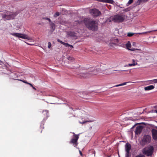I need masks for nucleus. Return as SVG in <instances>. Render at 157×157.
Segmentation results:
<instances>
[{"label":"nucleus","mask_w":157,"mask_h":157,"mask_svg":"<svg viewBox=\"0 0 157 157\" xmlns=\"http://www.w3.org/2000/svg\"><path fill=\"white\" fill-rule=\"evenodd\" d=\"M83 23L87 28L93 31H97L98 29L97 22L90 18H85L84 20Z\"/></svg>","instance_id":"obj_1"},{"label":"nucleus","mask_w":157,"mask_h":157,"mask_svg":"<svg viewBox=\"0 0 157 157\" xmlns=\"http://www.w3.org/2000/svg\"><path fill=\"white\" fill-rule=\"evenodd\" d=\"M97 69L93 67H90L87 70L86 72L80 73V75L81 77L83 78H86L97 74Z\"/></svg>","instance_id":"obj_2"},{"label":"nucleus","mask_w":157,"mask_h":157,"mask_svg":"<svg viewBox=\"0 0 157 157\" xmlns=\"http://www.w3.org/2000/svg\"><path fill=\"white\" fill-rule=\"evenodd\" d=\"M5 13H2L1 15L2 19H5V20H10L13 19L17 15V13L15 12H11L6 11Z\"/></svg>","instance_id":"obj_3"},{"label":"nucleus","mask_w":157,"mask_h":157,"mask_svg":"<svg viewBox=\"0 0 157 157\" xmlns=\"http://www.w3.org/2000/svg\"><path fill=\"white\" fill-rule=\"evenodd\" d=\"M125 16L123 15L117 14L113 17H110L109 22L113 21L114 22L120 23L123 22L125 19Z\"/></svg>","instance_id":"obj_4"},{"label":"nucleus","mask_w":157,"mask_h":157,"mask_svg":"<svg viewBox=\"0 0 157 157\" xmlns=\"http://www.w3.org/2000/svg\"><path fill=\"white\" fill-rule=\"evenodd\" d=\"M153 148L152 146L146 147L143 149V153L147 156H151L152 155Z\"/></svg>","instance_id":"obj_5"},{"label":"nucleus","mask_w":157,"mask_h":157,"mask_svg":"<svg viewBox=\"0 0 157 157\" xmlns=\"http://www.w3.org/2000/svg\"><path fill=\"white\" fill-rule=\"evenodd\" d=\"M12 35L22 39H26L29 40H32V38L31 37H29L26 34L19 33H14L12 34Z\"/></svg>","instance_id":"obj_6"},{"label":"nucleus","mask_w":157,"mask_h":157,"mask_svg":"<svg viewBox=\"0 0 157 157\" xmlns=\"http://www.w3.org/2000/svg\"><path fill=\"white\" fill-rule=\"evenodd\" d=\"M131 149V145L130 144L126 143L125 145V157H131V154L130 152Z\"/></svg>","instance_id":"obj_7"},{"label":"nucleus","mask_w":157,"mask_h":157,"mask_svg":"<svg viewBox=\"0 0 157 157\" xmlns=\"http://www.w3.org/2000/svg\"><path fill=\"white\" fill-rule=\"evenodd\" d=\"M144 127L143 125H139L136 127L135 130V136L136 137L139 136L141 133Z\"/></svg>","instance_id":"obj_8"},{"label":"nucleus","mask_w":157,"mask_h":157,"mask_svg":"<svg viewBox=\"0 0 157 157\" xmlns=\"http://www.w3.org/2000/svg\"><path fill=\"white\" fill-rule=\"evenodd\" d=\"M90 13L94 17H98L101 14V12L96 9L90 10Z\"/></svg>","instance_id":"obj_9"},{"label":"nucleus","mask_w":157,"mask_h":157,"mask_svg":"<svg viewBox=\"0 0 157 157\" xmlns=\"http://www.w3.org/2000/svg\"><path fill=\"white\" fill-rule=\"evenodd\" d=\"M126 46L127 48L129 50L131 51H135V50H138L141 51V49H136V48H131V43L130 41H128V43L126 44Z\"/></svg>","instance_id":"obj_10"},{"label":"nucleus","mask_w":157,"mask_h":157,"mask_svg":"<svg viewBox=\"0 0 157 157\" xmlns=\"http://www.w3.org/2000/svg\"><path fill=\"white\" fill-rule=\"evenodd\" d=\"M155 128L156 129L152 128L151 130V133L152 137H157V127L156 126Z\"/></svg>","instance_id":"obj_11"},{"label":"nucleus","mask_w":157,"mask_h":157,"mask_svg":"<svg viewBox=\"0 0 157 157\" xmlns=\"http://www.w3.org/2000/svg\"><path fill=\"white\" fill-rule=\"evenodd\" d=\"M49 25L50 26V28L51 29V31L52 32H53L56 28V25L55 24L52 22L49 23Z\"/></svg>","instance_id":"obj_12"},{"label":"nucleus","mask_w":157,"mask_h":157,"mask_svg":"<svg viewBox=\"0 0 157 157\" xmlns=\"http://www.w3.org/2000/svg\"><path fill=\"white\" fill-rule=\"evenodd\" d=\"M78 138H75V139H73L71 140L70 143L71 144H74V146L75 147H76L78 145L77 143V141H78Z\"/></svg>","instance_id":"obj_13"},{"label":"nucleus","mask_w":157,"mask_h":157,"mask_svg":"<svg viewBox=\"0 0 157 157\" xmlns=\"http://www.w3.org/2000/svg\"><path fill=\"white\" fill-rule=\"evenodd\" d=\"M147 138H143L141 141H140V144L143 146L145 145L147 143Z\"/></svg>","instance_id":"obj_14"},{"label":"nucleus","mask_w":157,"mask_h":157,"mask_svg":"<svg viewBox=\"0 0 157 157\" xmlns=\"http://www.w3.org/2000/svg\"><path fill=\"white\" fill-rule=\"evenodd\" d=\"M67 35L70 37H74L76 36V33L74 32H69L67 33Z\"/></svg>","instance_id":"obj_15"},{"label":"nucleus","mask_w":157,"mask_h":157,"mask_svg":"<svg viewBox=\"0 0 157 157\" xmlns=\"http://www.w3.org/2000/svg\"><path fill=\"white\" fill-rule=\"evenodd\" d=\"M97 1L100 2L108 3L111 4H113L114 2L113 0H97Z\"/></svg>","instance_id":"obj_16"},{"label":"nucleus","mask_w":157,"mask_h":157,"mask_svg":"<svg viewBox=\"0 0 157 157\" xmlns=\"http://www.w3.org/2000/svg\"><path fill=\"white\" fill-rule=\"evenodd\" d=\"M154 88V86L153 85H150L144 88V90H148L153 89Z\"/></svg>","instance_id":"obj_17"},{"label":"nucleus","mask_w":157,"mask_h":157,"mask_svg":"<svg viewBox=\"0 0 157 157\" xmlns=\"http://www.w3.org/2000/svg\"><path fill=\"white\" fill-rule=\"evenodd\" d=\"M109 45L110 47H111V48H114L115 47L118 45V44H117L116 43H114L113 42L110 43Z\"/></svg>","instance_id":"obj_18"},{"label":"nucleus","mask_w":157,"mask_h":157,"mask_svg":"<svg viewBox=\"0 0 157 157\" xmlns=\"http://www.w3.org/2000/svg\"><path fill=\"white\" fill-rule=\"evenodd\" d=\"M148 0H138L137 3L138 5L140 4L142 2H147Z\"/></svg>","instance_id":"obj_19"},{"label":"nucleus","mask_w":157,"mask_h":157,"mask_svg":"<svg viewBox=\"0 0 157 157\" xmlns=\"http://www.w3.org/2000/svg\"><path fill=\"white\" fill-rule=\"evenodd\" d=\"M113 42L114 43H118L119 42V40L118 39L116 38L114 39H113Z\"/></svg>","instance_id":"obj_20"},{"label":"nucleus","mask_w":157,"mask_h":157,"mask_svg":"<svg viewBox=\"0 0 157 157\" xmlns=\"http://www.w3.org/2000/svg\"><path fill=\"white\" fill-rule=\"evenodd\" d=\"M127 83H128V82H127ZM127 83V82H124L123 83L121 84H120L117 85L115 86H116V87H117V86H123V85H126Z\"/></svg>","instance_id":"obj_21"},{"label":"nucleus","mask_w":157,"mask_h":157,"mask_svg":"<svg viewBox=\"0 0 157 157\" xmlns=\"http://www.w3.org/2000/svg\"><path fill=\"white\" fill-rule=\"evenodd\" d=\"M91 122V121H84L82 122H81V121H79V123L82 124H84L88 122Z\"/></svg>","instance_id":"obj_22"},{"label":"nucleus","mask_w":157,"mask_h":157,"mask_svg":"<svg viewBox=\"0 0 157 157\" xmlns=\"http://www.w3.org/2000/svg\"><path fill=\"white\" fill-rule=\"evenodd\" d=\"M59 13L58 12H56L55 13L54 15V17H57L59 16Z\"/></svg>","instance_id":"obj_23"},{"label":"nucleus","mask_w":157,"mask_h":157,"mask_svg":"<svg viewBox=\"0 0 157 157\" xmlns=\"http://www.w3.org/2000/svg\"><path fill=\"white\" fill-rule=\"evenodd\" d=\"M72 117H75V116L73 114L71 113L69 115L68 117L70 119H71Z\"/></svg>","instance_id":"obj_24"},{"label":"nucleus","mask_w":157,"mask_h":157,"mask_svg":"<svg viewBox=\"0 0 157 157\" xmlns=\"http://www.w3.org/2000/svg\"><path fill=\"white\" fill-rule=\"evenodd\" d=\"M135 157H145V156L142 154H140L136 156Z\"/></svg>","instance_id":"obj_25"},{"label":"nucleus","mask_w":157,"mask_h":157,"mask_svg":"<svg viewBox=\"0 0 157 157\" xmlns=\"http://www.w3.org/2000/svg\"><path fill=\"white\" fill-rule=\"evenodd\" d=\"M134 33H128L127 36H128L131 37L134 35Z\"/></svg>","instance_id":"obj_26"},{"label":"nucleus","mask_w":157,"mask_h":157,"mask_svg":"<svg viewBox=\"0 0 157 157\" xmlns=\"http://www.w3.org/2000/svg\"><path fill=\"white\" fill-rule=\"evenodd\" d=\"M151 83H157V79L152 80L151 81Z\"/></svg>","instance_id":"obj_27"},{"label":"nucleus","mask_w":157,"mask_h":157,"mask_svg":"<svg viewBox=\"0 0 157 157\" xmlns=\"http://www.w3.org/2000/svg\"><path fill=\"white\" fill-rule=\"evenodd\" d=\"M67 59L69 60H73L74 59V58L71 56H69L67 58Z\"/></svg>","instance_id":"obj_28"},{"label":"nucleus","mask_w":157,"mask_h":157,"mask_svg":"<svg viewBox=\"0 0 157 157\" xmlns=\"http://www.w3.org/2000/svg\"><path fill=\"white\" fill-rule=\"evenodd\" d=\"M44 19L46 20H48L49 21V23H50L51 22H52V21H51V20H50V18H48L46 17V18H44Z\"/></svg>","instance_id":"obj_29"},{"label":"nucleus","mask_w":157,"mask_h":157,"mask_svg":"<svg viewBox=\"0 0 157 157\" xmlns=\"http://www.w3.org/2000/svg\"><path fill=\"white\" fill-rule=\"evenodd\" d=\"M57 41L59 42V43H60L61 44H64V42H63L62 41H61L59 39H57Z\"/></svg>","instance_id":"obj_30"},{"label":"nucleus","mask_w":157,"mask_h":157,"mask_svg":"<svg viewBox=\"0 0 157 157\" xmlns=\"http://www.w3.org/2000/svg\"><path fill=\"white\" fill-rule=\"evenodd\" d=\"M48 48H50L51 46V44L50 42H48Z\"/></svg>","instance_id":"obj_31"},{"label":"nucleus","mask_w":157,"mask_h":157,"mask_svg":"<svg viewBox=\"0 0 157 157\" xmlns=\"http://www.w3.org/2000/svg\"><path fill=\"white\" fill-rule=\"evenodd\" d=\"M132 62H133L132 63L135 64V65H138L137 63L135 62V60L134 59H132Z\"/></svg>","instance_id":"obj_32"},{"label":"nucleus","mask_w":157,"mask_h":157,"mask_svg":"<svg viewBox=\"0 0 157 157\" xmlns=\"http://www.w3.org/2000/svg\"><path fill=\"white\" fill-rule=\"evenodd\" d=\"M135 64L134 63H129L127 66H135Z\"/></svg>","instance_id":"obj_33"},{"label":"nucleus","mask_w":157,"mask_h":157,"mask_svg":"<svg viewBox=\"0 0 157 157\" xmlns=\"http://www.w3.org/2000/svg\"><path fill=\"white\" fill-rule=\"evenodd\" d=\"M63 45H64L66 47L69 46V44L67 43H65L64 42V44H63Z\"/></svg>","instance_id":"obj_34"},{"label":"nucleus","mask_w":157,"mask_h":157,"mask_svg":"<svg viewBox=\"0 0 157 157\" xmlns=\"http://www.w3.org/2000/svg\"><path fill=\"white\" fill-rule=\"evenodd\" d=\"M133 1V0H129L128 2V4H131Z\"/></svg>","instance_id":"obj_35"},{"label":"nucleus","mask_w":157,"mask_h":157,"mask_svg":"<svg viewBox=\"0 0 157 157\" xmlns=\"http://www.w3.org/2000/svg\"><path fill=\"white\" fill-rule=\"evenodd\" d=\"M140 124V123H137V124H135L134 126H133V127H132V128H134V127H135V125H137V124ZM141 124H145L144 123H141Z\"/></svg>","instance_id":"obj_36"},{"label":"nucleus","mask_w":157,"mask_h":157,"mask_svg":"<svg viewBox=\"0 0 157 157\" xmlns=\"http://www.w3.org/2000/svg\"><path fill=\"white\" fill-rule=\"evenodd\" d=\"M20 80L21 81H22V82H23L24 83H27V82L26 81H25V80Z\"/></svg>","instance_id":"obj_37"},{"label":"nucleus","mask_w":157,"mask_h":157,"mask_svg":"<svg viewBox=\"0 0 157 157\" xmlns=\"http://www.w3.org/2000/svg\"><path fill=\"white\" fill-rule=\"evenodd\" d=\"M79 134L75 135H74V137H75V138L78 137L79 136Z\"/></svg>","instance_id":"obj_38"},{"label":"nucleus","mask_w":157,"mask_h":157,"mask_svg":"<svg viewBox=\"0 0 157 157\" xmlns=\"http://www.w3.org/2000/svg\"><path fill=\"white\" fill-rule=\"evenodd\" d=\"M79 154H80V155L82 156V153L81 151H80V150L79 151Z\"/></svg>","instance_id":"obj_39"},{"label":"nucleus","mask_w":157,"mask_h":157,"mask_svg":"<svg viewBox=\"0 0 157 157\" xmlns=\"http://www.w3.org/2000/svg\"><path fill=\"white\" fill-rule=\"evenodd\" d=\"M69 47H70L71 48H73V46L72 45H71L69 44Z\"/></svg>","instance_id":"obj_40"},{"label":"nucleus","mask_w":157,"mask_h":157,"mask_svg":"<svg viewBox=\"0 0 157 157\" xmlns=\"http://www.w3.org/2000/svg\"><path fill=\"white\" fill-rule=\"evenodd\" d=\"M32 88H33V89H34V90H36V89L35 87H34V86H33V87H32Z\"/></svg>","instance_id":"obj_41"},{"label":"nucleus","mask_w":157,"mask_h":157,"mask_svg":"<svg viewBox=\"0 0 157 157\" xmlns=\"http://www.w3.org/2000/svg\"><path fill=\"white\" fill-rule=\"evenodd\" d=\"M152 31H149V32H145V33H150V32H152Z\"/></svg>","instance_id":"obj_42"},{"label":"nucleus","mask_w":157,"mask_h":157,"mask_svg":"<svg viewBox=\"0 0 157 157\" xmlns=\"http://www.w3.org/2000/svg\"><path fill=\"white\" fill-rule=\"evenodd\" d=\"M29 85L30 86L32 87L33 86V85L31 84V83H30V84H29Z\"/></svg>","instance_id":"obj_43"},{"label":"nucleus","mask_w":157,"mask_h":157,"mask_svg":"<svg viewBox=\"0 0 157 157\" xmlns=\"http://www.w3.org/2000/svg\"><path fill=\"white\" fill-rule=\"evenodd\" d=\"M147 136H148L147 137H151V136L150 135H147ZM146 136V137H147V136Z\"/></svg>","instance_id":"obj_44"},{"label":"nucleus","mask_w":157,"mask_h":157,"mask_svg":"<svg viewBox=\"0 0 157 157\" xmlns=\"http://www.w3.org/2000/svg\"><path fill=\"white\" fill-rule=\"evenodd\" d=\"M105 74L107 75H110V74L109 73Z\"/></svg>","instance_id":"obj_45"},{"label":"nucleus","mask_w":157,"mask_h":157,"mask_svg":"<svg viewBox=\"0 0 157 157\" xmlns=\"http://www.w3.org/2000/svg\"><path fill=\"white\" fill-rule=\"evenodd\" d=\"M155 140H157V138H153Z\"/></svg>","instance_id":"obj_46"},{"label":"nucleus","mask_w":157,"mask_h":157,"mask_svg":"<svg viewBox=\"0 0 157 157\" xmlns=\"http://www.w3.org/2000/svg\"><path fill=\"white\" fill-rule=\"evenodd\" d=\"M30 83H29V82H27V83H26V84H29H29H30Z\"/></svg>","instance_id":"obj_47"},{"label":"nucleus","mask_w":157,"mask_h":157,"mask_svg":"<svg viewBox=\"0 0 157 157\" xmlns=\"http://www.w3.org/2000/svg\"><path fill=\"white\" fill-rule=\"evenodd\" d=\"M155 112L157 113V110H155Z\"/></svg>","instance_id":"obj_48"},{"label":"nucleus","mask_w":157,"mask_h":157,"mask_svg":"<svg viewBox=\"0 0 157 157\" xmlns=\"http://www.w3.org/2000/svg\"><path fill=\"white\" fill-rule=\"evenodd\" d=\"M29 45H33V44H28Z\"/></svg>","instance_id":"obj_49"},{"label":"nucleus","mask_w":157,"mask_h":157,"mask_svg":"<svg viewBox=\"0 0 157 157\" xmlns=\"http://www.w3.org/2000/svg\"><path fill=\"white\" fill-rule=\"evenodd\" d=\"M155 63H157V61Z\"/></svg>","instance_id":"obj_50"},{"label":"nucleus","mask_w":157,"mask_h":157,"mask_svg":"<svg viewBox=\"0 0 157 157\" xmlns=\"http://www.w3.org/2000/svg\"><path fill=\"white\" fill-rule=\"evenodd\" d=\"M117 71V70H113V71Z\"/></svg>","instance_id":"obj_51"},{"label":"nucleus","mask_w":157,"mask_h":157,"mask_svg":"<svg viewBox=\"0 0 157 157\" xmlns=\"http://www.w3.org/2000/svg\"><path fill=\"white\" fill-rule=\"evenodd\" d=\"M124 71V70L121 71Z\"/></svg>","instance_id":"obj_52"},{"label":"nucleus","mask_w":157,"mask_h":157,"mask_svg":"<svg viewBox=\"0 0 157 157\" xmlns=\"http://www.w3.org/2000/svg\"><path fill=\"white\" fill-rule=\"evenodd\" d=\"M157 31V30H155L154 31Z\"/></svg>","instance_id":"obj_53"},{"label":"nucleus","mask_w":157,"mask_h":157,"mask_svg":"<svg viewBox=\"0 0 157 157\" xmlns=\"http://www.w3.org/2000/svg\"><path fill=\"white\" fill-rule=\"evenodd\" d=\"M146 59V60H147V59Z\"/></svg>","instance_id":"obj_54"}]
</instances>
